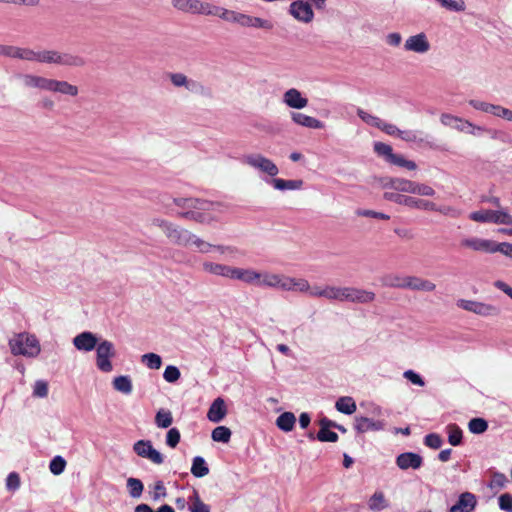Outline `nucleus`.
<instances>
[{
    "mask_svg": "<svg viewBox=\"0 0 512 512\" xmlns=\"http://www.w3.org/2000/svg\"><path fill=\"white\" fill-rule=\"evenodd\" d=\"M172 203L178 208L175 215L179 218L200 224H211L217 221L216 213L224 211L225 205L198 198L177 197Z\"/></svg>",
    "mask_w": 512,
    "mask_h": 512,
    "instance_id": "obj_1",
    "label": "nucleus"
},
{
    "mask_svg": "<svg viewBox=\"0 0 512 512\" xmlns=\"http://www.w3.org/2000/svg\"><path fill=\"white\" fill-rule=\"evenodd\" d=\"M208 11L207 15L217 16L226 22L238 24L243 28L262 29L265 31H271L274 28L273 23L268 19L228 10L212 4L209 5Z\"/></svg>",
    "mask_w": 512,
    "mask_h": 512,
    "instance_id": "obj_2",
    "label": "nucleus"
},
{
    "mask_svg": "<svg viewBox=\"0 0 512 512\" xmlns=\"http://www.w3.org/2000/svg\"><path fill=\"white\" fill-rule=\"evenodd\" d=\"M492 203L497 209H479L469 214V219L478 223H491L496 225H506L509 228L500 229L499 231L512 236V215L509 211L500 205L498 198H494Z\"/></svg>",
    "mask_w": 512,
    "mask_h": 512,
    "instance_id": "obj_3",
    "label": "nucleus"
},
{
    "mask_svg": "<svg viewBox=\"0 0 512 512\" xmlns=\"http://www.w3.org/2000/svg\"><path fill=\"white\" fill-rule=\"evenodd\" d=\"M361 406L366 407L367 413L377 418L375 419L361 415L356 416L354 418L353 428L358 434H364L371 431L378 432L386 429V420L380 418L383 414V408L380 405L369 402L367 404L362 403Z\"/></svg>",
    "mask_w": 512,
    "mask_h": 512,
    "instance_id": "obj_4",
    "label": "nucleus"
},
{
    "mask_svg": "<svg viewBox=\"0 0 512 512\" xmlns=\"http://www.w3.org/2000/svg\"><path fill=\"white\" fill-rule=\"evenodd\" d=\"M8 345L14 356L36 358L41 353V345L38 338L28 332L14 335L10 338Z\"/></svg>",
    "mask_w": 512,
    "mask_h": 512,
    "instance_id": "obj_5",
    "label": "nucleus"
},
{
    "mask_svg": "<svg viewBox=\"0 0 512 512\" xmlns=\"http://www.w3.org/2000/svg\"><path fill=\"white\" fill-rule=\"evenodd\" d=\"M150 225L158 228L171 244L184 248L187 247L191 230L161 217L152 218Z\"/></svg>",
    "mask_w": 512,
    "mask_h": 512,
    "instance_id": "obj_6",
    "label": "nucleus"
},
{
    "mask_svg": "<svg viewBox=\"0 0 512 512\" xmlns=\"http://www.w3.org/2000/svg\"><path fill=\"white\" fill-rule=\"evenodd\" d=\"M383 187L400 193H409L422 197H434L436 195V191L432 186L405 178H388L383 183Z\"/></svg>",
    "mask_w": 512,
    "mask_h": 512,
    "instance_id": "obj_7",
    "label": "nucleus"
},
{
    "mask_svg": "<svg viewBox=\"0 0 512 512\" xmlns=\"http://www.w3.org/2000/svg\"><path fill=\"white\" fill-rule=\"evenodd\" d=\"M37 62L57 64L70 67H81L85 64L84 59L79 55L70 53H60L55 50L37 51Z\"/></svg>",
    "mask_w": 512,
    "mask_h": 512,
    "instance_id": "obj_8",
    "label": "nucleus"
},
{
    "mask_svg": "<svg viewBox=\"0 0 512 512\" xmlns=\"http://www.w3.org/2000/svg\"><path fill=\"white\" fill-rule=\"evenodd\" d=\"M242 162L259 174L269 177L268 179H273L279 174V168L276 163L260 153L244 155Z\"/></svg>",
    "mask_w": 512,
    "mask_h": 512,
    "instance_id": "obj_9",
    "label": "nucleus"
},
{
    "mask_svg": "<svg viewBox=\"0 0 512 512\" xmlns=\"http://www.w3.org/2000/svg\"><path fill=\"white\" fill-rule=\"evenodd\" d=\"M464 133L473 137L487 135L491 140L512 146V136L503 129L478 125L468 121Z\"/></svg>",
    "mask_w": 512,
    "mask_h": 512,
    "instance_id": "obj_10",
    "label": "nucleus"
},
{
    "mask_svg": "<svg viewBox=\"0 0 512 512\" xmlns=\"http://www.w3.org/2000/svg\"><path fill=\"white\" fill-rule=\"evenodd\" d=\"M116 357V349L113 342L102 339L95 349V365L103 373L113 371V359Z\"/></svg>",
    "mask_w": 512,
    "mask_h": 512,
    "instance_id": "obj_11",
    "label": "nucleus"
},
{
    "mask_svg": "<svg viewBox=\"0 0 512 512\" xmlns=\"http://www.w3.org/2000/svg\"><path fill=\"white\" fill-rule=\"evenodd\" d=\"M186 248H193L200 254H209L212 252H219L220 254H234L237 252V248L234 246L213 244L193 232H191Z\"/></svg>",
    "mask_w": 512,
    "mask_h": 512,
    "instance_id": "obj_12",
    "label": "nucleus"
},
{
    "mask_svg": "<svg viewBox=\"0 0 512 512\" xmlns=\"http://www.w3.org/2000/svg\"><path fill=\"white\" fill-rule=\"evenodd\" d=\"M456 306L480 317H497L500 314L496 305L478 300L458 299Z\"/></svg>",
    "mask_w": 512,
    "mask_h": 512,
    "instance_id": "obj_13",
    "label": "nucleus"
},
{
    "mask_svg": "<svg viewBox=\"0 0 512 512\" xmlns=\"http://www.w3.org/2000/svg\"><path fill=\"white\" fill-rule=\"evenodd\" d=\"M432 44L425 32H419L408 36L403 44V49L408 53L425 55L430 52Z\"/></svg>",
    "mask_w": 512,
    "mask_h": 512,
    "instance_id": "obj_14",
    "label": "nucleus"
},
{
    "mask_svg": "<svg viewBox=\"0 0 512 512\" xmlns=\"http://www.w3.org/2000/svg\"><path fill=\"white\" fill-rule=\"evenodd\" d=\"M133 451L141 458L148 459L154 464L161 465L164 462L163 455L153 447L150 440H138L133 445Z\"/></svg>",
    "mask_w": 512,
    "mask_h": 512,
    "instance_id": "obj_15",
    "label": "nucleus"
},
{
    "mask_svg": "<svg viewBox=\"0 0 512 512\" xmlns=\"http://www.w3.org/2000/svg\"><path fill=\"white\" fill-rule=\"evenodd\" d=\"M383 197L387 201L394 202L411 209L422 210L427 208L426 199L416 198L413 196L403 195L395 192H385Z\"/></svg>",
    "mask_w": 512,
    "mask_h": 512,
    "instance_id": "obj_16",
    "label": "nucleus"
},
{
    "mask_svg": "<svg viewBox=\"0 0 512 512\" xmlns=\"http://www.w3.org/2000/svg\"><path fill=\"white\" fill-rule=\"evenodd\" d=\"M101 340L96 334L83 331L72 339V344L79 352L89 353L97 348Z\"/></svg>",
    "mask_w": 512,
    "mask_h": 512,
    "instance_id": "obj_17",
    "label": "nucleus"
},
{
    "mask_svg": "<svg viewBox=\"0 0 512 512\" xmlns=\"http://www.w3.org/2000/svg\"><path fill=\"white\" fill-rule=\"evenodd\" d=\"M461 246L474 252L494 254L496 253L497 242L490 239L468 237L461 241Z\"/></svg>",
    "mask_w": 512,
    "mask_h": 512,
    "instance_id": "obj_18",
    "label": "nucleus"
},
{
    "mask_svg": "<svg viewBox=\"0 0 512 512\" xmlns=\"http://www.w3.org/2000/svg\"><path fill=\"white\" fill-rule=\"evenodd\" d=\"M290 15L303 24H310L314 20L311 5L303 0L293 1L289 6Z\"/></svg>",
    "mask_w": 512,
    "mask_h": 512,
    "instance_id": "obj_19",
    "label": "nucleus"
},
{
    "mask_svg": "<svg viewBox=\"0 0 512 512\" xmlns=\"http://www.w3.org/2000/svg\"><path fill=\"white\" fill-rule=\"evenodd\" d=\"M233 266L204 259L201 262V271L209 276L221 277L231 280Z\"/></svg>",
    "mask_w": 512,
    "mask_h": 512,
    "instance_id": "obj_20",
    "label": "nucleus"
},
{
    "mask_svg": "<svg viewBox=\"0 0 512 512\" xmlns=\"http://www.w3.org/2000/svg\"><path fill=\"white\" fill-rule=\"evenodd\" d=\"M172 5L182 12L207 15L210 3L200 0H172Z\"/></svg>",
    "mask_w": 512,
    "mask_h": 512,
    "instance_id": "obj_21",
    "label": "nucleus"
},
{
    "mask_svg": "<svg viewBox=\"0 0 512 512\" xmlns=\"http://www.w3.org/2000/svg\"><path fill=\"white\" fill-rule=\"evenodd\" d=\"M22 85L29 89H38L51 92L53 79L34 74H24L20 76Z\"/></svg>",
    "mask_w": 512,
    "mask_h": 512,
    "instance_id": "obj_22",
    "label": "nucleus"
},
{
    "mask_svg": "<svg viewBox=\"0 0 512 512\" xmlns=\"http://www.w3.org/2000/svg\"><path fill=\"white\" fill-rule=\"evenodd\" d=\"M393 285L400 288H408L425 292H432L436 288V285L433 282L414 276L405 277L400 282Z\"/></svg>",
    "mask_w": 512,
    "mask_h": 512,
    "instance_id": "obj_23",
    "label": "nucleus"
},
{
    "mask_svg": "<svg viewBox=\"0 0 512 512\" xmlns=\"http://www.w3.org/2000/svg\"><path fill=\"white\" fill-rule=\"evenodd\" d=\"M282 101L287 107L295 110L304 109L308 105V98L296 88L286 90L283 93Z\"/></svg>",
    "mask_w": 512,
    "mask_h": 512,
    "instance_id": "obj_24",
    "label": "nucleus"
},
{
    "mask_svg": "<svg viewBox=\"0 0 512 512\" xmlns=\"http://www.w3.org/2000/svg\"><path fill=\"white\" fill-rule=\"evenodd\" d=\"M260 271L253 268L233 266L231 280L241 281L247 285H259Z\"/></svg>",
    "mask_w": 512,
    "mask_h": 512,
    "instance_id": "obj_25",
    "label": "nucleus"
},
{
    "mask_svg": "<svg viewBox=\"0 0 512 512\" xmlns=\"http://www.w3.org/2000/svg\"><path fill=\"white\" fill-rule=\"evenodd\" d=\"M423 464V458L417 453L405 452L401 453L396 458V465L401 470L419 469Z\"/></svg>",
    "mask_w": 512,
    "mask_h": 512,
    "instance_id": "obj_26",
    "label": "nucleus"
},
{
    "mask_svg": "<svg viewBox=\"0 0 512 512\" xmlns=\"http://www.w3.org/2000/svg\"><path fill=\"white\" fill-rule=\"evenodd\" d=\"M375 293L365 289L346 287L345 301L353 303H370L374 301Z\"/></svg>",
    "mask_w": 512,
    "mask_h": 512,
    "instance_id": "obj_27",
    "label": "nucleus"
},
{
    "mask_svg": "<svg viewBox=\"0 0 512 512\" xmlns=\"http://www.w3.org/2000/svg\"><path fill=\"white\" fill-rule=\"evenodd\" d=\"M290 118L292 122L298 126L309 128V129H323L324 123L319 119L306 115L301 112H291Z\"/></svg>",
    "mask_w": 512,
    "mask_h": 512,
    "instance_id": "obj_28",
    "label": "nucleus"
},
{
    "mask_svg": "<svg viewBox=\"0 0 512 512\" xmlns=\"http://www.w3.org/2000/svg\"><path fill=\"white\" fill-rule=\"evenodd\" d=\"M227 415V406L225 400L221 397L216 398L210 405L207 418L213 423L221 422Z\"/></svg>",
    "mask_w": 512,
    "mask_h": 512,
    "instance_id": "obj_29",
    "label": "nucleus"
},
{
    "mask_svg": "<svg viewBox=\"0 0 512 512\" xmlns=\"http://www.w3.org/2000/svg\"><path fill=\"white\" fill-rule=\"evenodd\" d=\"M476 506V497L470 492L462 493L449 512H472Z\"/></svg>",
    "mask_w": 512,
    "mask_h": 512,
    "instance_id": "obj_30",
    "label": "nucleus"
},
{
    "mask_svg": "<svg viewBox=\"0 0 512 512\" xmlns=\"http://www.w3.org/2000/svg\"><path fill=\"white\" fill-rule=\"evenodd\" d=\"M264 180L267 184L279 191L300 190L303 187V181L301 179L285 180L282 178H276L275 176L273 179Z\"/></svg>",
    "mask_w": 512,
    "mask_h": 512,
    "instance_id": "obj_31",
    "label": "nucleus"
},
{
    "mask_svg": "<svg viewBox=\"0 0 512 512\" xmlns=\"http://www.w3.org/2000/svg\"><path fill=\"white\" fill-rule=\"evenodd\" d=\"M282 275L283 274L281 273L260 271L258 286L263 288L280 289Z\"/></svg>",
    "mask_w": 512,
    "mask_h": 512,
    "instance_id": "obj_32",
    "label": "nucleus"
},
{
    "mask_svg": "<svg viewBox=\"0 0 512 512\" xmlns=\"http://www.w3.org/2000/svg\"><path fill=\"white\" fill-rule=\"evenodd\" d=\"M51 92L76 97L79 93V89L76 85L67 81L53 79Z\"/></svg>",
    "mask_w": 512,
    "mask_h": 512,
    "instance_id": "obj_33",
    "label": "nucleus"
},
{
    "mask_svg": "<svg viewBox=\"0 0 512 512\" xmlns=\"http://www.w3.org/2000/svg\"><path fill=\"white\" fill-rule=\"evenodd\" d=\"M440 121L443 125L464 133L466 125L469 120L458 116H454L452 114L444 113L441 115Z\"/></svg>",
    "mask_w": 512,
    "mask_h": 512,
    "instance_id": "obj_34",
    "label": "nucleus"
},
{
    "mask_svg": "<svg viewBox=\"0 0 512 512\" xmlns=\"http://www.w3.org/2000/svg\"><path fill=\"white\" fill-rule=\"evenodd\" d=\"M275 424L282 432H291L296 424V416L292 412H283L276 418Z\"/></svg>",
    "mask_w": 512,
    "mask_h": 512,
    "instance_id": "obj_35",
    "label": "nucleus"
},
{
    "mask_svg": "<svg viewBox=\"0 0 512 512\" xmlns=\"http://www.w3.org/2000/svg\"><path fill=\"white\" fill-rule=\"evenodd\" d=\"M389 507V501L382 491H375L368 500V508L372 512H380Z\"/></svg>",
    "mask_w": 512,
    "mask_h": 512,
    "instance_id": "obj_36",
    "label": "nucleus"
},
{
    "mask_svg": "<svg viewBox=\"0 0 512 512\" xmlns=\"http://www.w3.org/2000/svg\"><path fill=\"white\" fill-rule=\"evenodd\" d=\"M427 208H424L423 211L427 212H437L444 216H449L452 218H457L461 215V211L452 206H438L432 201L426 200Z\"/></svg>",
    "mask_w": 512,
    "mask_h": 512,
    "instance_id": "obj_37",
    "label": "nucleus"
},
{
    "mask_svg": "<svg viewBox=\"0 0 512 512\" xmlns=\"http://www.w3.org/2000/svg\"><path fill=\"white\" fill-rule=\"evenodd\" d=\"M5 53L13 58L37 62V51L28 48L8 47Z\"/></svg>",
    "mask_w": 512,
    "mask_h": 512,
    "instance_id": "obj_38",
    "label": "nucleus"
},
{
    "mask_svg": "<svg viewBox=\"0 0 512 512\" xmlns=\"http://www.w3.org/2000/svg\"><path fill=\"white\" fill-rule=\"evenodd\" d=\"M335 408L340 413L351 415L356 412L357 405L351 396H342L337 399Z\"/></svg>",
    "mask_w": 512,
    "mask_h": 512,
    "instance_id": "obj_39",
    "label": "nucleus"
},
{
    "mask_svg": "<svg viewBox=\"0 0 512 512\" xmlns=\"http://www.w3.org/2000/svg\"><path fill=\"white\" fill-rule=\"evenodd\" d=\"M113 388L125 395H129L133 390V384L130 376L121 375L117 376L112 381Z\"/></svg>",
    "mask_w": 512,
    "mask_h": 512,
    "instance_id": "obj_40",
    "label": "nucleus"
},
{
    "mask_svg": "<svg viewBox=\"0 0 512 512\" xmlns=\"http://www.w3.org/2000/svg\"><path fill=\"white\" fill-rule=\"evenodd\" d=\"M191 473L197 478H202L209 474V467L203 457L196 456L193 458Z\"/></svg>",
    "mask_w": 512,
    "mask_h": 512,
    "instance_id": "obj_41",
    "label": "nucleus"
},
{
    "mask_svg": "<svg viewBox=\"0 0 512 512\" xmlns=\"http://www.w3.org/2000/svg\"><path fill=\"white\" fill-rule=\"evenodd\" d=\"M443 9L460 13L466 10L465 0H435Z\"/></svg>",
    "mask_w": 512,
    "mask_h": 512,
    "instance_id": "obj_42",
    "label": "nucleus"
},
{
    "mask_svg": "<svg viewBox=\"0 0 512 512\" xmlns=\"http://www.w3.org/2000/svg\"><path fill=\"white\" fill-rule=\"evenodd\" d=\"M173 416L171 411L166 409H159L155 415V424L158 428L166 429L171 426Z\"/></svg>",
    "mask_w": 512,
    "mask_h": 512,
    "instance_id": "obj_43",
    "label": "nucleus"
},
{
    "mask_svg": "<svg viewBox=\"0 0 512 512\" xmlns=\"http://www.w3.org/2000/svg\"><path fill=\"white\" fill-rule=\"evenodd\" d=\"M171 83L175 87H185L188 90H194L196 87V83L192 80H189L184 74L182 73H172L169 76Z\"/></svg>",
    "mask_w": 512,
    "mask_h": 512,
    "instance_id": "obj_44",
    "label": "nucleus"
},
{
    "mask_svg": "<svg viewBox=\"0 0 512 512\" xmlns=\"http://www.w3.org/2000/svg\"><path fill=\"white\" fill-rule=\"evenodd\" d=\"M448 441L452 446H458L462 443V430L456 424L446 426Z\"/></svg>",
    "mask_w": 512,
    "mask_h": 512,
    "instance_id": "obj_45",
    "label": "nucleus"
},
{
    "mask_svg": "<svg viewBox=\"0 0 512 512\" xmlns=\"http://www.w3.org/2000/svg\"><path fill=\"white\" fill-rule=\"evenodd\" d=\"M141 362L149 369L157 370L162 365V358L156 353H146L141 356Z\"/></svg>",
    "mask_w": 512,
    "mask_h": 512,
    "instance_id": "obj_46",
    "label": "nucleus"
},
{
    "mask_svg": "<svg viewBox=\"0 0 512 512\" xmlns=\"http://www.w3.org/2000/svg\"><path fill=\"white\" fill-rule=\"evenodd\" d=\"M231 430L226 426H217L211 433V438L215 442L228 443L231 438Z\"/></svg>",
    "mask_w": 512,
    "mask_h": 512,
    "instance_id": "obj_47",
    "label": "nucleus"
},
{
    "mask_svg": "<svg viewBox=\"0 0 512 512\" xmlns=\"http://www.w3.org/2000/svg\"><path fill=\"white\" fill-rule=\"evenodd\" d=\"M127 488L132 498H139L142 495L144 486L139 479L131 477L127 479Z\"/></svg>",
    "mask_w": 512,
    "mask_h": 512,
    "instance_id": "obj_48",
    "label": "nucleus"
},
{
    "mask_svg": "<svg viewBox=\"0 0 512 512\" xmlns=\"http://www.w3.org/2000/svg\"><path fill=\"white\" fill-rule=\"evenodd\" d=\"M468 429L473 434H482L488 429V423L483 418H473L468 423Z\"/></svg>",
    "mask_w": 512,
    "mask_h": 512,
    "instance_id": "obj_49",
    "label": "nucleus"
},
{
    "mask_svg": "<svg viewBox=\"0 0 512 512\" xmlns=\"http://www.w3.org/2000/svg\"><path fill=\"white\" fill-rule=\"evenodd\" d=\"M49 386L45 380H37L33 384L32 396L35 398H46L48 396Z\"/></svg>",
    "mask_w": 512,
    "mask_h": 512,
    "instance_id": "obj_50",
    "label": "nucleus"
},
{
    "mask_svg": "<svg viewBox=\"0 0 512 512\" xmlns=\"http://www.w3.org/2000/svg\"><path fill=\"white\" fill-rule=\"evenodd\" d=\"M346 287L330 286L328 285V300L345 301Z\"/></svg>",
    "mask_w": 512,
    "mask_h": 512,
    "instance_id": "obj_51",
    "label": "nucleus"
},
{
    "mask_svg": "<svg viewBox=\"0 0 512 512\" xmlns=\"http://www.w3.org/2000/svg\"><path fill=\"white\" fill-rule=\"evenodd\" d=\"M389 162L394 165L406 168L408 170H416L417 169V165L414 161L407 160L406 158H404L402 155H399V154H394Z\"/></svg>",
    "mask_w": 512,
    "mask_h": 512,
    "instance_id": "obj_52",
    "label": "nucleus"
},
{
    "mask_svg": "<svg viewBox=\"0 0 512 512\" xmlns=\"http://www.w3.org/2000/svg\"><path fill=\"white\" fill-rule=\"evenodd\" d=\"M180 377V370L174 365H168L163 372V378L168 383H175L180 379Z\"/></svg>",
    "mask_w": 512,
    "mask_h": 512,
    "instance_id": "obj_53",
    "label": "nucleus"
},
{
    "mask_svg": "<svg viewBox=\"0 0 512 512\" xmlns=\"http://www.w3.org/2000/svg\"><path fill=\"white\" fill-rule=\"evenodd\" d=\"M66 467V461L61 456H55L49 464V469L52 474L60 475L64 472Z\"/></svg>",
    "mask_w": 512,
    "mask_h": 512,
    "instance_id": "obj_54",
    "label": "nucleus"
},
{
    "mask_svg": "<svg viewBox=\"0 0 512 512\" xmlns=\"http://www.w3.org/2000/svg\"><path fill=\"white\" fill-rule=\"evenodd\" d=\"M374 151L380 155L385 157V159L389 162L390 159L393 157L394 153L392 150V147L388 144L382 143V142H375L374 143Z\"/></svg>",
    "mask_w": 512,
    "mask_h": 512,
    "instance_id": "obj_55",
    "label": "nucleus"
},
{
    "mask_svg": "<svg viewBox=\"0 0 512 512\" xmlns=\"http://www.w3.org/2000/svg\"><path fill=\"white\" fill-rule=\"evenodd\" d=\"M507 477L500 472H494L489 483L491 489H502L507 484Z\"/></svg>",
    "mask_w": 512,
    "mask_h": 512,
    "instance_id": "obj_56",
    "label": "nucleus"
},
{
    "mask_svg": "<svg viewBox=\"0 0 512 512\" xmlns=\"http://www.w3.org/2000/svg\"><path fill=\"white\" fill-rule=\"evenodd\" d=\"M357 115L362 121H364L366 124H368L370 126H374V127L378 128V126L380 125L381 119L379 117L374 116V115L364 111L363 109H358Z\"/></svg>",
    "mask_w": 512,
    "mask_h": 512,
    "instance_id": "obj_57",
    "label": "nucleus"
},
{
    "mask_svg": "<svg viewBox=\"0 0 512 512\" xmlns=\"http://www.w3.org/2000/svg\"><path fill=\"white\" fill-rule=\"evenodd\" d=\"M403 377L408 380L411 384L419 387L425 386V381L422 376L414 370H406L403 373Z\"/></svg>",
    "mask_w": 512,
    "mask_h": 512,
    "instance_id": "obj_58",
    "label": "nucleus"
},
{
    "mask_svg": "<svg viewBox=\"0 0 512 512\" xmlns=\"http://www.w3.org/2000/svg\"><path fill=\"white\" fill-rule=\"evenodd\" d=\"M181 439L180 431L177 428H170L166 434V445L175 448Z\"/></svg>",
    "mask_w": 512,
    "mask_h": 512,
    "instance_id": "obj_59",
    "label": "nucleus"
},
{
    "mask_svg": "<svg viewBox=\"0 0 512 512\" xmlns=\"http://www.w3.org/2000/svg\"><path fill=\"white\" fill-rule=\"evenodd\" d=\"M151 498L154 501H158L166 496V488L162 481H156L151 487L150 491Z\"/></svg>",
    "mask_w": 512,
    "mask_h": 512,
    "instance_id": "obj_60",
    "label": "nucleus"
},
{
    "mask_svg": "<svg viewBox=\"0 0 512 512\" xmlns=\"http://www.w3.org/2000/svg\"><path fill=\"white\" fill-rule=\"evenodd\" d=\"M424 443L426 446L432 449H439L442 446L443 441L440 435L436 433H430L425 436Z\"/></svg>",
    "mask_w": 512,
    "mask_h": 512,
    "instance_id": "obj_61",
    "label": "nucleus"
},
{
    "mask_svg": "<svg viewBox=\"0 0 512 512\" xmlns=\"http://www.w3.org/2000/svg\"><path fill=\"white\" fill-rule=\"evenodd\" d=\"M398 138L406 142H420L422 141L420 133L413 130H400Z\"/></svg>",
    "mask_w": 512,
    "mask_h": 512,
    "instance_id": "obj_62",
    "label": "nucleus"
},
{
    "mask_svg": "<svg viewBox=\"0 0 512 512\" xmlns=\"http://www.w3.org/2000/svg\"><path fill=\"white\" fill-rule=\"evenodd\" d=\"M317 439L321 442H336L338 440V435L334 431L330 429H320L317 434Z\"/></svg>",
    "mask_w": 512,
    "mask_h": 512,
    "instance_id": "obj_63",
    "label": "nucleus"
},
{
    "mask_svg": "<svg viewBox=\"0 0 512 512\" xmlns=\"http://www.w3.org/2000/svg\"><path fill=\"white\" fill-rule=\"evenodd\" d=\"M499 508L506 512H512V494L504 493L498 498Z\"/></svg>",
    "mask_w": 512,
    "mask_h": 512,
    "instance_id": "obj_64",
    "label": "nucleus"
}]
</instances>
